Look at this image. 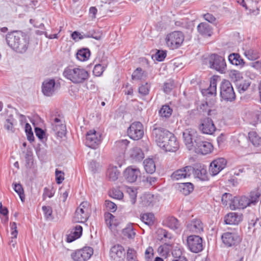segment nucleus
<instances>
[{
    "mask_svg": "<svg viewBox=\"0 0 261 261\" xmlns=\"http://www.w3.org/2000/svg\"><path fill=\"white\" fill-rule=\"evenodd\" d=\"M129 143V141L126 139L118 140L115 142V146L118 150L123 152L126 149Z\"/></svg>",
    "mask_w": 261,
    "mask_h": 261,
    "instance_id": "45",
    "label": "nucleus"
},
{
    "mask_svg": "<svg viewBox=\"0 0 261 261\" xmlns=\"http://www.w3.org/2000/svg\"><path fill=\"white\" fill-rule=\"evenodd\" d=\"M25 131L27 135V138L30 142L33 141L34 137L31 125L29 123H26L25 126Z\"/></svg>",
    "mask_w": 261,
    "mask_h": 261,
    "instance_id": "56",
    "label": "nucleus"
},
{
    "mask_svg": "<svg viewBox=\"0 0 261 261\" xmlns=\"http://www.w3.org/2000/svg\"><path fill=\"white\" fill-rule=\"evenodd\" d=\"M144 204L146 206H152L154 203V196L151 194H147L144 197Z\"/></svg>",
    "mask_w": 261,
    "mask_h": 261,
    "instance_id": "55",
    "label": "nucleus"
},
{
    "mask_svg": "<svg viewBox=\"0 0 261 261\" xmlns=\"http://www.w3.org/2000/svg\"><path fill=\"white\" fill-rule=\"evenodd\" d=\"M172 111V108H171L168 105H165L160 109L159 114L162 119H166L171 116Z\"/></svg>",
    "mask_w": 261,
    "mask_h": 261,
    "instance_id": "36",
    "label": "nucleus"
},
{
    "mask_svg": "<svg viewBox=\"0 0 261 261\" xmlns=\"http://www.w3.org/2000/svg\"><path fill=\"white\" fill-rule=\"evenodd\" d=\"M220 96L222 99L226 101L232 102L236 99V96L233 88L229 81L224 80L221 82Z\"/></svg>",
    "mask_w": 261,
    "mask_h": 261,
    "instance_id": "4",
    "label": "nucleus"
},
{
    "mask_svg": "<svg viewBox=\"0 0 261 261\" xmlns=\"http://www.w3.org/2000/svg\"><path fill=\"white\" fill-rule=\"evenodd\" d=\"M187 242L191 252L198 253L203 250V240L199 236L191 235L187 238Z\"/></svg>",
    "mask_w": 261,
    "mask_h": 261,
    "instance_id": "8",
    "label": "nucleus"
},
{
    "mask_svg": "<svg viewBox=\"0 0 261 261\" xmlns=\"http://www.w3.org/2000/svg\"><path fill=\"white\" fill-rule=\"evenodd\" d=\"M195 144L194 148L197 153L205 155L210 153L213 150L212 144L203 140L200 137L195 140Z\"/></svg>",
    "mask_w": 261,
    "mask_h": 261,
    "instance_id": "12",
    "label": "nucleus"
},
{
    "mask_svg": "<svg viewBox=\"0 0 261 261\" xmlns=\"http://www.w3.org/2000/svg\"><path fill=\"white\" fill-rule=\"evenodd\" d=\"M144 169L146 172L152 174L155 171V165L154 161L152 159H147L143 162Z\"/></svg>",
    "mask_w": 261,
    "mask_h": 261,
    "instance_id": "35",
    "label": "nucleus"
},
{
    "mask_svg": "<svg viewBox=\"0 0 261 261\" xmlns=\"http://www.w3.org/2000/svg\"><path fill=\"white\" fill-rule=\"evenodd\" d=\"M179 191L185 195L190 194L194 189V186L191 182L180 183L178 187Z\"/></svg>",
    "mask_w": 261,
    "mask_h": 261,
    "instance_id": "33",
    "label": "nucleus"
},
{
    "mask_svg": "<svg viewBox=\"0 0 261 261\" xmlns=\"http://www.w3.org/2000/svg\"><path fill=\"white\" fill-rule=\"evenodd\" d=\"M228 60L231 64L236 66H243L245 65L244 60L238 53L230 54L228 56Z\"/></svg>",
    "mask_w": 261,
    "mask_h": 261,
    "instance_id": "29",
    "label": "nucleus"
},
{
    "mask_svg": "<svg viewBox=\"0 0 261 261\" xmlns=\"http://www.w3.org/2000/svg\"><path fill=\"white\" fill-rule=\"evenodd\" d=\"M160 147L166 151L174 152L177 150L179 145L176 137L171 133V136H168L167 141H165Z\"/></svg>",
    "mask_w": 261,
    "mask_h": 261,
    "instance_id": "19",
    "label": "nucleus"
},
{
    "mask_svg": "<svg viewBox=\"0 0 261 261\" xmlns=\"http://www.w3.org/2000/svg\"><path fill=\"white\" fill-rule=\"evenodd\" d=\"M82 232V227L81 225H76L74 226L71 233L68 236L67 242L70 243L79 238L81 236Z\"/></svg>",
    "mask_w": 261,
    "mask_h": 261,
    "instance_id": "28",
    "label": "nucleus"
},
{
    "mask_svg": "<svg viewBox=\"0 0 261 261\" xmlns=\"http://www.w3.org/2000/svg\"><path fill=\"white\" fill-rule=\"evenodd\" d=\"M199 129L203 134L211 135L216 130V127L212 119L205 117L200 120Z\"/></svg>",
    "mask_w": 261,
    "mask_h": 261,
    "instance_id": "13",
    "label": "nucleus"
},
{
    "mask_svg": "<svg viewBox=\"0 0 261 261\" xmlns=\"http://www.w3.org/2000/svg\"><path fill=\"white\" fill-rule=\"evenodd\" d=\"M93 254V249L90 247H85L77 250L71 254L74 261H87Z\"/></svg>",
    "mask_w": 261,
    "mask_h": 261,
    "instance_id": "11",
    "label": "nucleus"
},
{
    "mask_svg": "<svg viewBox=\"0 0 261 261\" xmlns=\"http://www.w3.org/2000/svg\"><path fill=\"white\" fill-rule=\"evenodd\" d=\"M242 221V216L236 213H230L225 217L224 221L227 224H238Z\"/></svg>",
    "mask_w": 261,
    "mask_h": 261,
    "instance_id": "27",
    "label": "nucleus"
},
{
    "mask_svg": "<svg viewBox=\"0 0 261 261\" xmlns=\"http://www.w3.org/2000/svg\"><path fill=\"white\" fill-rule=\"evenodd\" d=\"M208 64L211 68L222 73L226 67V64L223 57L217 54H212L208 58Z\"/></svg>",
    "mask_w": 261,
    "mask_h": 261,
    "instance_id": "7",
    "label": "nucleus"
},
{
    "mask_svg": "<svg viewBox=\"0 0 261 261\" xmlns=\"http://www.w3.org/2000/svg\"><path fill=\"white\" fill-rule=\"evenodd\" d=\"M182 137L186 146L189 150H191L195 146V140L200 138L193 130L186 129L182 133Z\"/></svg>",
    "mask_w": 261,
    "mask_h": 261,
    "instance_id": "16",
    "label": "nucleus"
},
{
    "mask_svg": "<svg viewBox=\"0 0 261 261\" xmlns=\"http://www.w3.org/2000/svg\"><path fill=\"white\" fill-rule=\"evenodd\" d=\"M260 194L258 191L251 192L250 193L249 202V205H255L256 203L259 201Z\"/></svg>",
    "mask_w": 261,
    "mask_h": 261,
    "instance_id": "44",
    "label": "nucleus"
},
{
    "mask_svg": "<svg viewBox=\"0 0 261 261\" xmlns=\"http://www.w3.org/2000/svg\"><path fill=\"white\" fill-rule=\"evenodd\" d=\"M222 240L224 244L228 247H230L239 243L241 238L236 232H227L222 236Z\"/></svg>",
    "mask_w": 261,
    "mask_h": 261,
    "instance_id": "20",
    "label": "nucleus"
},
{
    "mask_svg": "<svg viewBox=\"0 0 261 261\" xmlns=\"http://www.w3.org/2000/svg\"><path fill=\"white\" fill-rule=\"evenodd\" d=\"M198 32L202 36L210 37L213 33L211 26L207 22H201L197 26Z\"/></svg>",
    "mask_w": 261,
    "mask_h": 261,
    "instance_id": "25",
    "label": "nucleus"
},
{
    "mask_svg": "<svg viewBox=\"0 0 261 261\" xmlns=\"http://www.w3.org/2000/svg\"><path fill=\"white\" fill-rule=\"evenodd\" d=\"M248 138L251 143L255 146L261 145V137L254 131L248 133Z\"/></svg>",
    "mask_w": 261,
    "mask_h": 261,
    "instance_id": "37",
    "label": "nucleus"
},
{
    "mask_svg": "<svg viewBox=\"0 0 261 261\" xmlns=\"http://www.w3.org/2000/svg\"><path fill=\"white\" fill-rule=\"evenodd\" d=\"M140 174L139 168L129 166L124 171V177L126 181L132 183L136 181L137 178L140 176Z\"/></svg>",
    "mask_w": 261,
    "mask_h": 261,
    "instance_id": "22",
    "label": "nucleus"
},
{
    "mask_svg": "<svg viewBox=\"0 0 261 261\" xmlns=\"http://www.w3.org/2000/svg\"><path fill=\"white\" fill-rule=\"evenodd\" d=\"M251 82L248 80H241L236 83L237 88L240 93L245 92L250 86Z\"/></svg>",
    "mask_w": 261,
    "mask_h": 261,
    "instance_id": "39",
    "label": "nucleus"
},
{
    "mask_svg": "<svg viewBox=\"0 0 261 261\" xmlns=\"http://www.w3.org/2000/svg\"><path fill=\"white\" fill-rule=\"evenodd\" d=\"M252 120L254 125L261 122V111H257L254 112L252 115Z\"/></svg>",
    "mask_w": 261,
    "mask_h": 261,
    "instance_id": "57",
    "label": "nucleus"
},
{
    "mask_svg": "<svg viewBox=\"0 0 261 261\" xmlns=\"http://www.w3.org/2000/svg\"><path fill=\"white\" fill-rule=\"evenodd\" d=\"M15 122V119L12 117L9 116L8 118H7L6 120L4 127L8 130L11 133H13L15 130V129L13 126L14 122Z\"/></svg>",
    "mask_w": 261,
    "mask_h": 261,
    "instance_id": "46",
    "label": "nucleus"
},
{
    "mask_svg": "<svg viewBox=\"0 0 261 261\" xmlns=\"http://www.w3.org/2000/svg\"><path fill=\"white\" fill-rule=\"evenodd\" d=\"M14 191L18 194L22 201L24 199V191L22 186L19 184H15L14 185L13 188Z\"/></svg>",
    "mask_w": 261,
    "mask_h": 261,
    "instance_id": "49",
    "label": "nucleus"
},
{
    "mask_svg": "<svg viewBox=\"0 0 261 261\" xmlns=\"http://www.w3.org/2000/svg\"><path fill=\"white\" fill-rule=\"evenodd\" d=\"M105 219L107 225L111 229L113 227H116L119 224V221L111 213L105 214Z\"/></svg>",
    "mask_w": 261,
    "mask_h": 261,
    "instance_id": "30",
    "label": "nucleus"
},
{
    "mask_svg": "<svg viewBox=\"0 0 261 261\" xmlns=\"http://www.w3.org/2000/svg\"><path fill=\"white\" fill-rule=\"evenodd\" d=\"M120 175V172L117 167L113 166H110L107 172V176L110 180H116Z\"/></svg>",
    "mask_w": 261,
    "mask_h": 261,
    "instance_id": "31",
    "label": "nucleus"
},
{
    "mask_svg": "<svg viewBox=\"0 0 261 261\" xmlns=\"http://www.w3.org/2000/svg\"><path fill=\"white\" fill-rule=\"evenodd\" d=\"M106 67L107 65H102L100 64H96L95 65L93 70L94 74L97 76H100Z\"/></svg>",
    "mask_w": 261,
    "mask_h": 261,
    "instance_id": "48",
    "label": "nucleus"
},
{
    "mask_svg": "<svg viewBox=\"0 0 261 261\" xmlns=\"http://www.w3.org/2000/svg\"><path fill=\"white\" fill-rule=\"evenodd\" d=\"M57 87L58 86L56 85L54 79H47L42 83V91L44 95L51 96L55 94Z\"/></svg>",
    "mask_w": 261,
    "mask_h": 261,
    "instance_id": "17",
    "label": "nucleus"
},
{
    "mask_svg": "<svg viewBox=\"0 0 261 261\" xmlns=\"http://www.w3.org/2000/svg\"><path fill=\"white\" fill-rule=\"evenodd\" d=\"M254 227V230L259 229L261 227V220L256 218L255 221L251 220L249 223V228Z\"/></svg>",
    "mask_w": 261,
    "mask_h": 261,
    "instance_id": "59",
    "label": "nucleus"
},
{
    "mask_svg": "<svg viewBox=\"0 0 261 261\" xmlns=\"http://www.w3.org/2000/svg\"><path fill=\"white\" fill-rule=\"evenodd\" d=\"M149 85L146 83L139 87V92L143 95H146L149 93Z\"/></svg>",
    "mask_w": 261,
    "mask_h": 261,
    "instance_id": "58",
    "label": "nucleus"
},
{
    "mask_svg": "<svg viewBox=\"0 0 261 261\" xmlns=\"http://www.w3.org/2000/svg\"><path fill=\"white\" fill-rule=\"evenodd\" d=\"M85 35H87V34L82 35L80 33L77 31H74L72 33L71 37L73 40H74L76 41H77L81 39L86 38Z\"/></svg>",
    "mask_w": 261,
    "mask_h": 261,
    "instance_id": "62",
    "label": "nucleus"
},
{
    "mask_svg": "<svg viewBox=\"0 0 261 261\" xmlns=\"http://www.w3.org/2000/svg\"><path fill=\"white\" fill-rule=\"evenodd\" d=\"M90 215V205L87 201L82 202L76 208L72 221L75 223H85Z\"/></svg>",
    "mask_w": 261,
    "mask_h": 261,
    "instance_id": "3",
    "label": "nucleus"
},
{
    "mask_svg": "<svg viewBox=\"0 0 261 261\" xmlns=\"http://www.w3.org/2000/svg\"><path fill=\"white\" fill-rule=\"evenodd\" d=\"M105 204L108 210L112 212H114L116 210L117 206L114 202L109 200H106L105 201Z\"/></svg>",
    "mask_w": 261,
    "mask_h": 261,
    "instance_id": "64",
    "label": "nucleus"
},
{
    "mask_svg": "<svg viewBox=\"0 0 261 261\" xmlns=\"http://www.w3.org/2000/svg\"><path fill=\"white\" fill-rule=\"evenodd\" d=\"M249 205V198L246 196L234 197L230 204L231 210L244 209Z\"/></svg>",
    "mask_w": 261,
    "mask_h": 261,
    "instance_id": "23",
    "label": "nucleus"
},
{
    "mask_svg": "<svg viewBox=\"0 0 261 261\" xmlns=\"http://www.w3.org/2000/svg\"><path fill=\"white\" fill-rule=\"evenodd\" d=\"M130 157L135 161H140L144 158V153L139 147H134L130 150Z\"/></svg>",
    "mask_w": 261,
    "mask_h": 261,
    "instance_id": "32",
    "label": "nucleus"
},
{
    "mask_svg": "<svg viewBox=\"0 0 261 261\" xmlns=\"http://www.w3.org/2000/svg\"><path fill=\"white\" fill-rule=\"evenodd\" d=\"M232 198L231 194L227 193L223 194L221 197V201L222 204L224 206H226L228 204L230 205L233 200Z\"/></svg>",
    "mask_w": 261,
    "mask_h": 261,
    "instance_id": "51",
    "label": "nucleus"
},
{
    "mask_svg": "<svg viewBox=\"0 0 261 261\" xmlns=\"http://www.w3.org/2000/svg\"><path fill=\"white\" fill-rule=\"evenodd\" d=\"M167 55L166 51L164 50H158L156 53L152 57L154 60L161 62L166 58Z\"/></svg>",
    "mask_w": 261,
    "mask_h": 261,
    "instance_id": "50",
    "label": "nucleus"
},
{
    "mask_svg": "<svg viewBox=\"0 0 261 261\" xmlns=\"http://www.w3.org/2000/svg\"><path fill=\"white\" fill-rule=\"evenodd\" d=\"M101 141V133L99 132L92 129L87 133L85 144L89 147L96 148Z\"/></svg>",
    "mask_w": 261,
    "mask_h": 261,
    "instance_id": "10",
    "label": "nucleus"
},
{
    "mask_svg": "<svg viewBox=\"0 0 261 261\" xmlns=\"http://www.w3.org/2000/svg\"><path fill=\"white\" fill-rule=\"evenodd\" d=\"M63 75L75 84L83 83L89 77L88 72L80 67H67L63 72Z\"/></svg>",
    "mask_w": 261,
    "mask_h": 261,
    "instance_id": "2",
    "label": "nucleus"
},
{
    "mask_svg": "<svg viewBox=\"0 0 261 261\" xmlns=\"http://www.w3.org/2000/svg\"><path fill=\"white\" fill-rule=\"evenodd\" d=\"M194 168L191 166H186L174 172L171 177L173 180H177L189 177L193 172Z\"/></svg>",
    "mask_w": 261,
    "mask_h": 261,
    "instance_id": "18",
    "label": "nucleus"
},
{
    "mask_svg": "<svg viewBox=\"0 0 261 261\" xmlns=\"http://www.w3.org/2000/svg\"><path fill=\"white\" fill-rule=\"evenodd\" d=\"M187 228L191 233H201L203 231L204 224L200 219L196 218L187 223Z\"/></svg>",
    "mask_w": 261,
    "mask_h": 261,
    "instance_id": "15",
    "label": "nucleus"
},
{
    "mask_svg": "<svg viewBox=\"0 0 261 261\" xmlns=\"http://www.w3.org/2000/svg\"><path fill=\"white\" fill-rule=\"evenodd\" d=\"M141 219L145 224L151 226L154 223L155 218L152 213H148L142 214Z\"/></svg>",
    "mask_w": 261,
    "mask_h": 261,
    "instance_id": "40",
    "label": "nucleus"
},
{
    "mask_svg": "<svg viewBox=\"0 0 261 261\" xmlns=\"http://www.w3.org/2000/svg\"><path fill=\"white\" fill-rule=\"evenodd\" d=\"M244 55L248 60L251 61L257 60L260 57V54L257 50L252 49L246 50L244 52Z\"/></svg>",
    "mask_w": 261,
    "mask_h": 261,
    "instance_id": "42",
    "label": "nucleus"
},
{
    "mask_svg": "<svg viewBox=\"0 0 261 261\" xmlns=\"http://www.w3.org/2000/svg\"><path fill=\"white\" fill-rule=\"evenodd\" d=\"M122 234L124 237L129 239H133L135 236L136 232L132 224H128L125 228L122 230Z\"/></svg>",
    "mask_w": 261,
    "mask_h": 261,
    "instance_id": "38",
    "label": "nucleus"
},
{
    "mask_svg": "<svg viewBox=\"0 0 261 261\" xmlns=\"http://www.w3.org/2000/svg\"><path fill=\"white\" fill-rule=\"evenodd\" d=\"M184 40V36L180 31H174L167 35L166 42L167 45L172 49L178 48Z\"/></svg>",
    "mask_w": 261,
    "mask_h": 261,
    "instance_id": "5",
    "label": "nucleus"
},
{
    "mask_svg": "<svg viewBox=\"0 0 261 261\" xmlns=\"http://www.w3.org/2000/svg\"><path fill=\"white\" fill-rule=\"evenodd\" d=\"M52 129L55 134L62 138L66 134V126L63 124L61 120L58 118H55L51 122Z\"/></svg>",
    "mask_w": 261,
    "mask_h": 261,
    "instance_id": "24",
    "label": "nucleus"
},
{
    "mask_svg": "<svg viewBox=\"0 0 261 261\" xmlns=\"http://www.w3.org/2000/svg\"><path fill=\"white\" fill-rule=\"evenodd\" d=\"M90 56V51L88 48L80 49L76 54V58L81 61L88 60Z\"/></svg>",
    "mask_w": 261,
    "mask_h": 261,
    "instance_id": "41",
    "label": "nucleus"
},
{
    "mask_svg": "<svg viewBox=\"0 0 261 261\" xmlns=\"http://www.w3.org/2000/svg\"><path fill=\"white\" fill-rule=\"evenodd\" d=\"M126 191L129 195L130 202L134 204L136 202L137 197V191L135 188L132 187H126Z\"/></svg>",
    "mask_w": 261,
    "mask_h": 261,
    "instance_id": "47",
    "label": "nucleus"
},
{
    "mask_svg": "<svg viewBox=\"0 0 261 261\" xmlns=\"http://www.w3.org/2000/svg\"><path fill=\"white\" fill-rule=\"evenodd\" d=\"M168 136H171V133L168 130L163 127H157L156 125L153 126L152 137L159 147L165 141H167Z\"/></svg>",
    "mask_w": 261,
    "mask_h": 261,
    "instance_id": "6",
    "label": "nucleus"
},
{
    "mask_svg": "<svg viewBox=\"0 0 261 261\" xmlns=\"http://www.w3.org/2000/svg\"><path fill=\"white\" fill-rule=\"evenodd\" d=\"M56 181L57 184H60L62 182V181L64 179V173L61 171H59L58 169H56Z\"/></svg>",
    "mask_w": 261,
    "mask_h": 261,
    "instance_id": "61",
    "label": "nucleus"
},
{
    "mask_svg": "<svg viewBox=\"0 0 261 261\" xmlns=\"http://www.w3.org/2000/svg\"><path fill=\"white\" fill-rule=\"evenodd\" d=\"M6 41L8 45L16 52L23 53L28 49L29 40L22 33L15 32L7 35Z\"/></svg>",
    "mask_w": 261,
    "mask_h": 261,
    "instance_id": "1",
    "label": "nucleus"
},
{
    "mask_svg": "<svg viewBox=\"0 0 261 261\" xmlns=\"http://www.w3.org/2000/svg\"><path fill=\"white\" fill-rule=\"evenodd\" d=\"M55 194V191L53 188L49 189L47 188H45L44 189V192L43 194V199L45 200L46 197L49 198L52 197Z\"/></svg>",
    "mask_w": 261,
    "mask_h": 261,
    "instance_id": "60",
    "label": "nucleus"
},
{
    "mask_svg": "<svg viewBox=\"0 0 261 261\" xmlns=\"http://www.w3.org/2000/svg\"><path fill=\"white\" fill-rule=\"evenodd\" d=\"M230 77L236 83L239 82L242 79L241 73L237 70H232L230 73Z\"/></svg>",
    "mask_w": 261,
    "mask_h": 261,
    "instance_id": "53",
    "label": "nucleus"
},
{
    "mask_svg": "<svg viewBox=\"0 0 261 261\" xmlns=\"http://www.w3.org/2000/svg\"><path fill=\"white\" fill-rule=\"evenodd\" d=\"M194 168L193 172L194 176L201 180H204L207 178V171L206 167L204 166L197 165Z\"/></svg>",
    "mask_w": 261,
    "mask_h": 261,
    "instance_id": "26",
    "label": "nucleus"
},
{
    "mask_svg": "<svg viewBox=\"0 0 261 261\" xmlns=\"http://www.w3.org/2000/svg\"><path fill=\"white\" fill-rule=\"evenodd\" d=\"M165 225L172 229H177L179 227L180 224L178 220L173 217H168L163 221Z\"/></svg>",
    "mask_w": 261,
    "mask_h": 261,
    "instance_id": "34",
    "label": "nucleus"
},
{
    "mask_svg": "<svg viewBox=\"0 0 261 261\" xmlns=\"http://www.w3.org/2000/svg\"><path fill=\"white\" fill-rule=\"evenodd\" d=\"M124 254V249L120 245L113 246L110 251V256L112 261H123Z\"/></svg>",
    "mask_w": 261,
    "mask_h": 261,
    "instance_id": "21",
    "label": "nucleus"
},
{
    "mask_svg": "<svg viewBox=\"0 0 261 261\" xmlns=\"http://www.w3.org/2000/svg\"><path fill=\"white\" fill-rule=\"evenodd\" d=\"M44 216L46 218H49L51 216L53 211L50 206H43L42 207Z\"/></svg>",
    "mask_w": 261,
    "mask_h": 261,
    "instance_id": "63",
    "label": "nucleus"
},
{
    "mask_svg": "<svg viewBox=\"0 0 261 261\" xmlns=\"http://www.w3.org/2000/svg\"><path fill=\"white\" fill-rule=\"evenodd\" d=\"M128 136L134 140L141 139L144 135V129L142 124L138 121L132 123L127 129Z\"/></svg>",
    "mask_w": 261,
    "mask_h": 261,
    "instance_id": "9",
    "label": "nucleus"
},
{
    "mask_svg": "<svg viewBox=\"0 0 261 261\" xmlns=\"http://www.w3.org/2000/svg\"><path fill=\"white\" fill-rule=\"evenodd\" d=\"M204 94H208L211 95H216L217 93V83L216 81L214 80L211 82L210 87L205 90L202 92Z\"/></svg>",
    "mask_w": 261,
    "mask_h": 261,
    "instance_id": "43",
    "label": "nucleus"
},
{
    "mask_svg": "<svg viewBox=\"0 0 261 261\" xmlns=\"http://www.w3.org/2000/svg\"><path fill=\"white\" fill-rule=\"evenodd\" d=\"M226 163V160L222 158L214 160L210 165V173L212 176L216 175L225 167Z\"/></svg>",
    "mask_w": 261,
    "mask_h": 261,
    "instance_id": "14",
    "label": "nucleus"
},
{
    "mask_svg": "<svg viewBox=\"0 0 261 261\" xmlns=\"http://www.w3.org/2000/svg\"><path fill=\"white\" fill-rule=\"evenodd\" d=\"M110 195L113 198L117 199H121L123 197L122 192L117 189L112 190L110 192Z\"/></svg>",
    "mask_w": 261,
    "mask_h": 261,
    "instance_id": "52",
    "label": "nucleus"
},
{
    "mask_svg": "<svg viewBox=\"0 0 261 261\" xmlns=\"http://www.w3.org/2000/svg\"><path fill=\"white\" fill-rule=\"evenodd\" d=\"M143 72L141 68H137L133 73L132 78L133 80H140L143 78Z\"/></svg>",
    "mask_w": 261,
    "mask_h": 261,
    "instance_id": "54",
    "label": "nucleus"
}]
</instances>
